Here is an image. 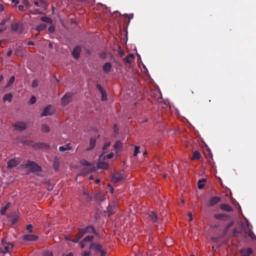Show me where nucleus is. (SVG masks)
I'll list each match as a JSON object with an SVG mask.
<instances>
[{
    "instance_id": "obj_1",
    "label": "nucleus",
    "mask_w": 256,
    "mask_h": 256,
    "mask_svg": "<svg viewBox=\"0 0 256 256\" xmlns=\"http://www.w3.org/2000/svg\"><path fill=\"white\" fill-rule=\"evenodd\" d=\"M22 168H30L32 172H40L42 171L41 166H38L34 162L28 160L27 163L23 164L21 166Z\"/></svg>"
},
{
    "instance_id": "obj_2",
    "label": "nucleus",
    "mask_w": 256,
    "mask_h": 256,
    "mask_svg": "<svg viewBox=\"0 0 256 256\" xmlns=\"http://www.w3.org/2000/svg\"><path fill=\"white\" fill-rule=\"evenodd\" d=\"M14 245L10 242H8L6 238H4L0 244V252L6 254L9 252L10 250L13 248Z\"/></svg>"
},
{
    "instance_id": "obj_3",
    "label": "nucleus",
    "mask_w": 256,
    "mask_h": 256,
    "mask_svg": "<svg viewBox=\"0 0 256 256\" xmlns=\"http://www.w3.org/2000/svg\"><path fill=\"white\" fill-rule=\"evenodd\" d=\"M80 164L84 166L90 167L88 168H84L83 170L84 172L86 171L88 174L95 172L96 170V168L93 166L92 163L90 162L85 160H81L80 161Z\"/></svg>"
},
{
    "instance_id": "obj_4",
    "label": "nucleus",
    "mask_w": 256,
    "mask_h": 256,
    "mask_svg": "<svg viewBox=\"0 0 256 256\" xmlns=\"http://www.w3.org/2000/svg\"><path fill=\"white\" fill-rule=\"evenodd\" d=\"M72 94L70 93H66L61 98V104L65 106L72 100Z\"/></svg>"
},
{
    "instance_id": "obj_5",
    "label": "nucleus",
    "mask_w": 256,
    "mask_h": 256,
    "mask_svg": "<svg viewBox=\"0 0 256 256\" xmlns=\"http://www.w3.org/2000/svg\"><path fill=\"white\" fill-rule=\"evenodd\" d=\"M11 28L13 32H16L18 34H21L22 32V26L19 23H12Z\"/></svg>"
},
{
    "instance_id": "obj_6",
    "label": "nucleus",
    "mask_w": 256,
    "mask_h": 256,
    "mask_svg": "<svg viewBox=\"0 0 256 256\" xmlns=\"http://www.w3.org/2000/svg\"><path fill=\"white\" fill-rule=\"evenodd\" d=\"M124 178L120 173L116 172L114 174L112 180V182L116 183L121 181H124Z\"/></svg>"
},
{
    "instance_id": "obj_7",
    "label": "nucleus",
    "mask_w": 256,
    "mask_h": 256,
    "mask_svg": "<svg viewBox=\"0 0 256 256\" xmlns=\"http://www.w3.org/2000/svg\"><path fill=\"white\" fill-rule=\"evenodd\" d=\"M20 160L18 159H11L9 160L7 162V168H14L17 165H18L20 164Z\"/></svg>"
},
{
    "instance_id": "obj_8",
    "label": "nucleus",
    "mask_w": 256,
    "mask_h": 256,
    "mask_svg": "<svg viewBox=\"0 0 256 256\" xmlns=\"http://www.w3.org/2000/svg\"><path fill=\"white\" fill-rule=\"evenodd\" d=\"M33 148L35 149L44 148L46 150H49L50 147L46 143L44 142H38L33 145Z\"/></svg>"
},
{
    "instance_id": "obj_9",
    "label": "nucleus",
    "mask_w": 256,
    "mask_h": 256,
    "mask_svg": "<svg viewBox=\"0 0 256 256\" xmlns=\"http://www.w3.org/2000/svg\"><path fill=\"white\" fill-rule=\"evenodd\" d=\"M51 108L52 106L50 105L46 106L43 110L42 113L40 114V117L52 115V112L51 111Z\"/></svg>"
},
{
    "instance_id": "obj_10",
    "label": "nucleus",
    "mask_w": 256,
    "mask_h": 256,
    "mask_svg": "<svg viewBox=\"0 0 256 256\" xmlns=\"http://www.w3.org/2000/svg\"><path fill=\"white\" fill-rule=\"evenodd\" d=\"M86 234V230L83 228L80 230L78 232L76 236V238L72 240V242L76 243Z\"/></svg>"
},
{
    "instance_id": "obj_11",
    "label": "nucleus",
    "mask_w": 256,
    "mask_h": 256,
    "mask_svg": "<svg viewBox=\"0 0 256 256\" xmlns=\"http://www.w3.org/2000/svg\"><path fill=\"white\" fill-rule=\"evenodd\" d=\"M37 236L34 234H25L23 236V240L25 241H36L38 239Z\"/></svg>"
},
{
    "instance_id": "obj_12",
    "label": "nucleus",
    "mask_w": 256,
    "mask_h": 256,
    "mask_svg": "<svg viewBox=\"0 0 256 256\" xmlns=\"http://www.w3.org/2000/svg\"><path fill=\"white\" fill-rule=\"evenodd\" d=\"M148 218L152 222H158L160 219L153 212H149Z\"/></svg>"
},
{
    "instance_id": "obj_13",
    "label": "nucleus",
    "mask_w": 256,
    "mask_h": 256,
    "mask_svg": "<svg viewBox=\"0 0 256 256\" xmlns=\"http://www.w3.org/2000/svg\"><path fill=\"white\" fill-rule=\"evenodd\" d=\"M16 130H24L26 128V124L24 122H18L14 125Z\"/></svg>"
},
{
    "instance_id": "obj_14",
    "label": "nucleus",
    "mask_w": 256,
    "mask_h": 256,
    "mask_svg": "<svg viewBox=\"0 0 256 256\" xmlns=\"http://www.w3.org/2000/svg\"><path fill=\"white\" fill-rule=\"evenodd\" d=\"M252 252V249L250 248H242L240 250L242 256H250Z\"/></svg>"
},
{
    "instance_id": "obj_15",
    "label": "nucleus",
    "mask_w": 256,
    "mask_h": 256,
    "mask_svg": "<svg viewBox=\"0 0 256 256\" xmlns=\"http://www.w3.org/2000/svg\"><path fill=\"white\" fill-rule=\"evenodd\" d=\"M220 200V198L218 196H213L210 198L208 204V206H214L218 204Z\"/></svg>"
},
{
    "instance_id": "obj_16",
    "label": "nucleus",
    "mask_w": 256,
    "mask_h": 256,
    "mask_svg": "<svg viewBox=\"0 0 256 256\" xmlns=\"http://www.w3.org/2000/svg\"><path fill=\"white\" fill-rule=\"evenodd\" d=\"M96 86L97 88L99 90L100 94H102V100L104 101L106 100L107 99V96L104 90V88L102 87V86L100 84H96Z\"/></svg>"
},
{
    "instance_id": "obj_17",
    "label": "nucleus",
    "mask_w": 256,
    "mask_h": 256,
    "mask_svg": "<svg viewBox=\"0 0 256 256\" xmlns=\"http://www.w3.org/2000/svg\"><path fill=\"white\" fill-rule=\"evenodd\" d=\"M80 51L81 49L79 46L74 48L72 52V55L75 59L77 60L79 58Z\"/></svg>"
},
{
    "instance_id": "obj_18",
    "label": "nucleus",
    "mask_w": 256,
    "mask_h": 256,
    "mask_svg": "<svg viewBox=\"0 0 256 256\" xmlns=\"http://www.w3.org/2000/svg\"><path fill=\"white\" fill-rule=\"evenodd\" d=\"M112 66L110 62H106L102 66V70L104 72L108 73L111 71Z\"/></svg>"
},
{
    "instance_id": "obj_19",
    "label": "nucleus",
    "mask_w": 256,
    "mask_h": 256,
    "mask_svg": "<svg viewBox=\"0 0 256 256\" xmlns=\"http://www.w3.org/2000/svg\"><path fill=\"white\" fill-rule=\"evenodd\" d=\"M96 140L94 138H91L90 140V146L86 149V151H89L94 148L96 146Z\"/></svg>"
},
{
    "instance_id": "obj_20",
    "label": "nucleus",
    "mask_w": 256,
    "mask_h": 256,
    "mask_svg": "<svg viewBox=\"0 0 256 256\" xmlns=\"http://www.w3.org/2000/svg\"><path fill=\"white\" fill-rule=\"evenodd\" d=\"M134 55L132 54H130L126 56L124 60L127 64H128L130 66L134 62Z\"/></svg>"
},
{
    "instance_id": "obj_21",
    "label": "nucleus",
    "mask_w": 256,
    "mask_h": 256,
    "mask_svg": "<svg viewBox=\"0 0 256 256\" xmlns=\"http://www.w3.org/2000/svg\"><path fill=\"white\" fill-rule=\"evenodd\" d=\"M97 168L99 169L107 170L108 168V164L106 162H100L97 164Z\"/></svg>"
},
{
    "instance_id": "obj_22",
    "label": "nucleus",
    "mask_w": 256,
    "mask_h": 256,
    "mask_svg": "<svg viewBox=\"0 0 256 256\" xmlns=\"http://www.w3.org/2000/svg\"><path fill=\"white\" fill-rule=\"evenodd\" d=\"M220 208L222 210L226 212H232V208L228 204H222L220 206Z\"/></svg>"
},
{
    "instance_id": "obj_23",
    "label": "nucleus",
    "mask_w": 256,
    "mask_h": 256,
    "mask_svg": "<svg viewBox=\"0 0 256 256\" xmlns=\"http://www.w3.org/2000/svg\"><path fill=\"white\" fill-rule=\"evenodd\" d=\"M201 157V154L200 152L198 151H194L193 152L192 156L191 157V160H199Z\"/></svg>"
},
{
    "instance_id": "obj_24",
    "label": "nucleus",
    "mask_w": 256,
    "mask_h": 256,
    "mask_svg": "<svg viewBox=\"0 0 256 256\" xmlns=\"http://www.w3.org/2000/svg\"><path fill=\"white\" fill-rule=\"evenodd\" d=\"M53 168L55 170L57 171L59 168V160L57 156H55L54 158V161L53 162Z\"/></svg>"
},
{
    "instance_id": "obj_25",
    "label": "nucleus",
    "mask_w": 256,
    "mask_h": 256,
    "mask_svg": "<svg viewBox=\"0 0 256 256\" xmlns=\"http://www.w3.org/2000/svg\"><path fill=\"white\" fill-rule=\"evenodd\" d=\"M94 198L98 201L99 202H102L106 198L105 196L104 195H102L100 193H97L95 196Z\"/></svg>"
},
{
    "instance_id": "obj_26",
    "label": "nucleus",
    "mask_w": 256,
    "mask_h": 256,
    "mask_svg": "<svg viewBox=\"0 0 256 256\" xmlns=\"http://www.w3.org/2000/svg\"><path fill=\"white\" fill-rule=\"evenodd\" d=\"M72 148L70 146V144H68L64 146H60L59 150L60 152H64V151L66 150H72Z\"/></svg>"
},
{
    "instance_id": "obj_27",
    "label": "nucleus",
    "mask_w": 256,
    "mask_h": 256,
    "mask_svg": "<svg viewBox=\"0 0 256 256\" xmlns=\"http://www.w3.org/2000/svg\"><path fill=\"white\" fill-rule=\"evenodd\" d=\"M41 131L44 133L48 132L50 131V127L46 124H42L41 126Z\"/></svg>"
},
{
    "instance_id": "obj_28",
    "label": "nucleus",
    "mask_w": 256,
    "mask_h": 256,
    "mask_svg": "<svg viewBox=\"0 0 256 256\" xmlns=\"http://www.w3.org/2000/svg\"><path fill=\"white\" fill-rule=\"evenodd\" d=\"M84 230H86V232H92L94 234H96V230H94V228L92 226H86L85 228H83Z\"/></svg>"
},
{
    "instance_id": "obj_29",
    "label": "nucleus",
    "mask_w": 256,
    "mask_h": 256,
    "mask_svg": "<svg viewBox=\"0 0 256 256\" xmlns=\"http://www.w3.org/2000/svg\"><path fill=\"white\" fill-rule=\"evenodd\" d=\"M12 98V95L11 94H6L3 97L4 102H6V100L8 102H11Z\"/></svg>"
},
{
    "instance_id": "obj_30",
    "label": "nucleus",
    "mask_w": 256,
    "mask_h": 256,
    "mask_svg": "<svg viewBox=\"0 0 256 256\" xmlns=\"http://www.w3.org/2000/svg\"><path fill=\"white\" fill-rule=\"evenodd\" d=\"M90 248H94L96 250L100 252L102 250V246L100 244H95L94 243H92Z\"/></svg>"
},
{
    "instance_id": "obj_31",
    "label": "nucleus",
    "mask_w": 256,
    "mask_h": 256,
    "mask_svg": "<svg viewBox=\"0 0 256 256\" xmlns=\"http://www.w3.org/2000/svg\"><path fill=\"white\" fill-rule=\"evenodd\" d=\"M46 27V25L44 24H42L37 26L36 28V30L38 32L44 29H45Z\"/></svg>"
},
{
    "instance_id": "obj_32",
    "label": "nucleus",
    "mask_w": 256,
    "mask_h": 256,
    "mask_svg": "<svg viewBox=\"0 0 256 256\" xmlns=\"http://www.w3.org/2000/svg\"><path fill=\"white\" fill-rule=\"evenodd\" d=\"M10 206V203L8 202L3 208L0 210V214L2 215H4L5 214L6 211Z\"/></svg>"
},
{
    "instance_id": "obj_33",
    "label": "nucleus",
    "mask_w": 256,
    "mask_h": 256,
    "mask_svg": "<svg viewBox=\"0 0 256 256\" xmlns=\"http://www.w3.org/2000/svg\"><path fill=\"white\" fill-rule=\"evenodd\" d=\"M6 20H4L0 24V33L6 30V27H5L4 25Z\"/></svg>"
},
{
    "instance_id": "obj_34",
    "label": "nucleus",
    "mask_w": 256,
    "mask_h": 256,
    "mask_svg": "<svg viewBox=\"0 0 256 256\" xmlns=\"http://www.w3.org/2000/svg\"><path fill=\"white\" fill-rule=\"evenodd\" d=\"M41 20L48 24H51L52 22V20H51V18L47 16L42 17Z\"/></svg>"
},
{
    "instance_id": "obj_35",
    "label": "nucleus",
    "mask_w": 256,
    "mask_h": 256,
    "mask_svg": "<svg viewBox=\"0 0 256 256\" xmlns=\"http://www.w3.org/2000/svg\"><path fill=\"white\" fill-rule=\"evenodd\" d=\"M14 80H15L14 76H12L9 80L8 82V84L6 86V88L10 87V86H12L13 84V83L14 82Z\"/></svg>"
},
{
    "instance_id": "obj_36",
    "label": "nucleus",
    "mask_w": 256,
    "mask_h": 256,
    "mask_svg": "<svg viewBox=\"0 0 256 256\" xmlns=\"http://www.w3.org/2000/svg\"><path fill=\"white\" fill-rule=\"evenodd\" d=\"M122 144L119 140H117L115 142L114 145V148L116 149H120L122 148Z\"/></svg>"
},
{
    "instance_id": "obj_37",
    "label": "nucleus",
    "mask_w": 256,
    "mask_h": 256,
    "mask_svg": "<svg viewBox=\"0 0 256 256\" xmlns=\"http://www.w3.org/2000/svg\"><path fill=\"white\" fill-rule=\"evenodd\" d=\"M227 215L225 214H217L214 216V218L216 219H222L224 218H226Z\"/></svg>"
},
{
    "instance_id": "obj_38",
    "label": "nucleus",
    "mask_w": 256,
    "mask_h": 256,
    "mask_svg": "<svg viewBox=\"0 0 256 256\" xmlns=\"http://www.w3.org/2000/svg\"><path fill=\"white\" fill-rule=\"evenodd\" d=\"M93 239H94V236H88L86 237L83 240V241L91 242L92 241Z\"/></svg>"
},
{
    "instance_id": "obj_39",
    "label": "nucleus",
    "mask_w": 256,
    "mask_h": 256,
    "mask_svg": "<svg viewBox=\"0 0 256 256\" xmlns=\"http://www.w3.org/2000/svg\"><path fill=\"white\" fill-rule=\"evenodd\" d=\"M34 4L37 6H41L44 4V2L43 0H40L39 2H34Z\"/></svg>"
},
{
    "instance_id": "obj_40",
    "label": "nucleus",
    "mask_w": 256,
    "mask_h": 256,
    "mask_svg": "<svg viewBox=\"0 0 256 256\" xmlns=\"http://www.w3.org/2000/svg\"><path fill=\"white\" fill-rule=\"evenodd\" d=\"M139 150H140V146H135L134 150V154H133L134 156H136L140 152Z\"/></svg>"
},
{
    "instance_id": "obj_41",
    "label": "nucleus",
    "mask_w": 256,
    "mask_h": 256,
    "mask_svg": "<svg viewBox=\"0 0 256 256\" xmlns=\"http://www.w3.org/2000/svg\"><path fill=\"white\" fill-rule=\"evenodd\" d=\"M48 31L51 34H53L55 31V28L54 26H50L48 28Z\"/></svg>"
},
{
    "instance_id": "obj_42",
    "label": "nucleus",
    "mask_w": 256,
    "mask_h": 256,
    "mask_svg": "<svg viewBox=\"0 0 256 256\" xmlns=\"http://www.w3.org/2000/svg\"><path fill=\"white\" fill-rule=\"evenodd\" d=\"M36 102V98L34 96H32L29 100V104H32Z\"/></svg>"
},
{
    "instance_id": "obj_43",
    "label": "nucleus",
    "mask_w": 256,
    "mask_h": 256,
    "mask_svg": "<svg viewBox=\"0 0 256 256\" xmlns=\"http://www.w3.org/2000/svg\"><path fill=\"white\" fill-rule=\"evenodd\" d=\"M110 146V142H106V144H104V146H103V151H104V154L105 153V150L108 148V147H109Z\"/></svg>"
},
{
    "instance_id": "obj_44",
    "label": "nucleus",
    "mask_w": 256,
    "mask_h": 256,
    "mask_svg": "<svg viewBox=\"0 0 256 256\" xmlns=\"http://www.w3.org/2000/svg\"><path fill=\"white\" fill-rule=\"evenodd\" d=\"M43 256H53V254L52 252L46 251L44 252Z\"/></svg>"
},
{
    "instance_id": "obj_45",
    "label": "nucleus",
    "mask_w": 256,
    "mask_h": 256,
    "mask_svg": "<svg viewBox=\"0 0 256 256\" xmlns=\"http://www.w3.org/2000/svg\"><path fill=\"white\" fill-rule=\"evenodd\" d=\"M248 234L252 239H254V238H256L254 232L250 230L248 232Z\"/></svg>"
},
{
    "instance_id": "obj_46",
    "label": "nucleus",
    "mask_w": 256,
    "mask_h": 256,
    "mask_svg": "<svg viewBox=\"0 0 256 256\" xmlns=\"http://www.w3.org/2000/svg\"><path fill=\"white\" fill-rule=\"evenodd\" d=\"M26 230L30 232H32V226L31 224H28L26 226Z\"/></svg>"
},
{
    "instance_id": "obj_47",
    "label": "nucleus",
    "mask_w": 256,
    "mask_h": 256,
    "mask_svg": "<svg viewBox=\"0 0 256 256\" xmlns=\"http://www.w3.org/2000/svg\"><path fill=\"white\" fill-rule=\"evenodd\" d=\"M204 184L201 183V180H199L198 184V188L200 189L204 187Z\"/></svg>"
},
{
    "instance_id": "obj_48",
    "label": "nucleus",
    "mask_w": 256,
    "mask_h": 256,
    "mask_svg": "<svg viewBox=\"0 0 256 256\" xmlns=\"http://www.w3.org/2000/svg\"><path fill=\"white\" fill-rule=\"evenodd\" d=\"M38 86V82L36 80H34L32 82V86L33 88H35L36 86Z\"/></svg>"
},
{
    "instance_id": "obj_49",
    "label": "nucleus",
    "mask_w": 256,
    "mask_h": 256,
    "mask_svg": "<svg viewBox=\"0 0 256 256\" xmlns=\"http://www.w3.org/2000/svg\"><path fill=\"white\" fill-rule=\"evenodd\" d=\"M113 156H114V154L112 152H110V154H108L106 156V158L110 159V158H112L113 157Z\"/></svg>"
},
{
    "instance_id": "obj_50",
    "label": "nucleus",
    "mask_w": 256,
    "mask_h": 256,
    "mask_svg": "<svg viewBox=\"0 0 256 256\" xmlns=\"http://www.w3.org/2000/svg\"><path fill=\"white\" fill-rule=\"evenodd\" d=\"M188 214V216L190 218L189 221H190V222L192 221V213L191 212H189Z\"/></svg>"
},
{
    "instance_id": "obj_51",
    "label": "nucleus",
    "mask_w": 256,
    "mask_h": 256,
    "mask_svg": "<svg viewBox=\"0 0 256 256\" xmlns=\"http://www.w3.org/2000/svg\"><path fill=\"white\" fill-rule=\"evenodd\" d=\"M90 256V252H85L82 254V256Z\"/></svg>"
},
{
    "instance_id": "obj_52",
    "label": "nucleus",
    "mask_w": 256,
    "mask_h": 256,
    "mask_svg": "<svg viewBox=\"0 0 256 256\" xmlns=\"http://www.w3.org/2000/svg\"><path fill=\"white\" fill-rule=\"evenodd\" d=\"M128 23L130 22V19L132 18H133V16H134V14H130L128 16Z\"/></svg>"
},
{
    "instance_id": "obj_53",
    "label": "nucleus",
    "mask_w": 256,
    "mask_h": 256,
    "mask_svg": "<svg viewBox=\"0 0 256 256\" xmlns=\"http://www.w3.org/2000/svg\"><path fill=\"white\" fill-rule=\"evenodd\" d=\"M108 186L110 188V192H111V193H113V192H114V188L111 186V184H108Z\"/></svg>"
},
{
    "instance_id": "obj_54",
    "label": "nucleus",
    "mask_w": 256,
    "mask_h": 256,
    "mask_svg": "<svg viewBox=\"0 0 256 256\" xmlns=\"http://www.w3.org/2000/svg\"><path fill=\"white\" fill-rule=\"evenodd\" d=\"M22 2L26 6H28L29 4L28 0H22Z\"/></svg>"
},
{
    "instance_id": "obj_55",
    "label": "nucleus",
    "mask_w": 256,
    "mask_h": 256,
    "mask_svg": "<svg viewBox=\"0 0 256 256\" xmlns=\"http://www.w3.org/2000/svg\"><path fill=\"white\" fill-rule=\"evenodd\" d=\"M118 52V54H119L120 56H121V57L122 56L124 55V52L123 51H122V50H119Z\"/></svg>"
},
{
    "instance_id": "obj_56",
    "label": "nucleus",
    "mask_w": 256,
    "mask_h": 256,
    "mask_svg": "<svg viewBox=\"0 0 256 256\" xmlns=\"http://www.w3.org/2000/svg\"><path fill=\"white\" fill-rule=\"evenodd\" d=\"M84 241H83V240H82V242H80V247H81L82 248H84Z\"/></svg>"
},
{
    "instance_id": "obj_57",
    "label": "nucleus",
    "mask_w": 256,
    "mask_h": 256,
    "mask_svg": "<svg viewBox=\"0 0 256 256\" xmlns=\"http://www.w3.org/2000/svg\"><path fill=\"white\" fill-rule=\"evenodd\" d=\"M24 7L23 6H22V5L18 6V9L20 10H21V11L24 10Z\"/></svg>"
},
{
    "instance_id": "obj_58",
    "label": "nucleus",
    "mask_w": 256,
    "mask_h": 256,
    "mask_svg": "<svg viewBox=\"0 0 256 256\" xmlns=\"http://www.w3.org/2000/svg\"><path fill=\"white\" fill-rule=\"evenodd\" d=\"M4 10V6L2 4H0V12H2Z\"/></svg>"
},
{
    "instance_id": "obj_59",
    "label": "nucleus",
    "mask_w": 256,
    "mask_h": 256,
    "mask_svg": "<svg viewBox=\"0 0 256 256\" xmlns=\"http://www.w3.org/2000/svg\"><path fill=\"white\" fill-rule=\"evenodd\" d=\"M101 256H104L106 254V252L102 250L100 252Z\"/></svg>"
},
{
    "instance_id": "obj_60",
    "label": "nucleus",
    "mask_w": 256,
    "mask_h": 256,
    "mask_svg": "<svg viewBox=\"0 0 256 256\" xmlns=\"http://www.w3.org/2000/svg\"><path fill=\"white\" fill-rule=\"evenodd\" d=\"M12 54V51L11 50H10L7 52V56H11Z\"/></svg>"
},
{
    "instance_id": "obj_61",
    "label": "nucleus",
    "mask_w": 256,
    "mask_h": 256,
    "mask_svg": "<svg viewBox=\"0 0 256 256\" xmlns=\"http://www.w3.org/2000/svg\"><path fill=\"white\" fill-rule=\"evenodd\" d=\"M28 45H32V46H33L34 45V43L32 41H29L28 42Z\"/></svg>"
},
{
    "instance_id": "obj_62",
    "label": "nucleus",
    "mask_w": 256,
    "mask_h": 256,
    "mask_svg": "<svg viewBox=\"0 0 256 256\" xmlns=\"http://www.w3.org/2000/svg\"><path fill=\"white\" fill-rule=\"evenodd\" d=\"M64 256H73V254L72 252H70L68 254H66Z\"/></svg>"
},
{
    "instance_id": "obj_63",
    "label": "nucleus",
    "mask_w": 256,
    "mask_h": 256,
    "mask_svg": "<svg viewBox=\"0 0 256 256\" xmlns=\"http://www.w3.org/2000/svg\"><path fill=\"white\" fill-rule=\"evenodd\" d=\"M100 179H98H98H96V184H98V183H100Z\"/></svg>"
},
{
    "instance_id": "obj_64",
    "label": "nucleus",
    "mask_w": 256,
    "mask_h": 256,
    "mask_svg": "<svg viewBox=\"0 0 256 256\" xmlns=\"http://www.w3.org/2000/svg\"><path fill=\"white\" fill-rule=\"evenodd\" d=\"M48 46H49L50 48H52V44L51 42H50L48 44Z\"/></svg>"
}]
</instances>
